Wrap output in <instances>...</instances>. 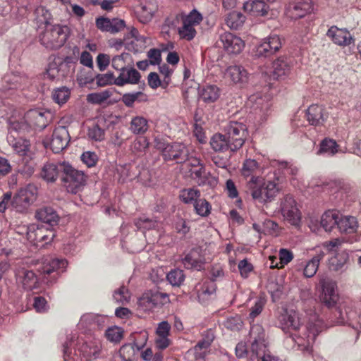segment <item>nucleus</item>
I'll list each match as a JSON object with an SVG mask.
<instances>
[{
  "mask_svg": "<svg viewBox=\"0 0 361 361\" xmlns=\"http://www.w3.org/2000/svg\"><path fill=\"white\" fill-rule=\"evenodd\" d=\"M223 324L225 328L231 331H239L242 328L243 322L240 316L235 315L228 317Z\"/></svg>",
  "mask_w": 361,
  "mask_h": 361,
  "instance_id": "e2e57ef3",
  "label": "nucleus"
},
{
  "mask_svg": "<svg viewBox=\"0 0 361 361\" xmlns=\"http://www.w3.org/2000/svg\"><path fill=\"white\" fill-rule=\"evenodd\" d=\"M293 61L286 56H279L273 61V77L276 79H284L292 72Z\"/></svg>",
  "mask_w": 361,
  "mask_h": 361,
  "instance_id": "5701e85b",
  "label": "nucleus"
},
{
  "mask_svg": "<svg viewBox=\"0 0 361 361\" xmlns=\"http://www.w3.org/2000/svg\"><path fill=\"white\" fill-rule=\"evenodd\" d=\"M225 78L235 84H245L247 82L249 73L241 66H231L225 71Z\"/></svg>",
  "mask_w": 361,
  "mask_h": 361,
  "instance_id": "bb28decb",
  "label": "nucleus"
},
{
  "mask_svg": "<svg viewBox=\"0 0 361 361\" xmlns=\"http://www.w3.org/2000/svg\"><path fill=\"white\" fill-rule=\"evenodd\" d=\"M19 192L24 196L27 201L32 204L37 200L38 188L33 184H28L25 188L19 190Z\"/></svg>",
  "mask_w": 361,
  "mask_h": 361,
  "instance_id": "6e6d98bb",
  "label": "nucleus"
},
{
  "mask_svg": "<svg viewBox=\"0 0 361 361\" xmlns=\"http://www.w3.org/2000/svg\"><path fill=\"white\" fill-rule=\"evenodd\" d=\"M144 340L142 344H138L135 341L133 343L123 345L119 350V355L123 361H137L139 351L144 347L147 341L146 334H140Z\"/></svg>",
  "mask_w": 361,
  "mask_h": 361,
  "instance_id": "a878e982",
  "label": "nucleus"
},
{
  "mask_svg": "<svg viewBox=\"0 0 361 361\" xmlns=\"http://www.w3.org/2000/svg\"><path fill=\"white\" fill-rule=\"evenodd\" d=\"M183 82L185 85H188V90L185 91V94H188L190 91L195 93V90L197 84L194 80V75L190 68L185 67L183 72Z\"/></svg>",
  "mask_w": 361,
  "mask_h": 361,
  "instance_id": "052dcab7",
  "label": "nucleus"
},
{
  "mask_svg": "<svg viewBox=\"0 0 361 361\" xmlns=\"http://www.w3.org/2000/svg\"><path fill=\"white\" fill-rule=\"evenodd\" d=\"M27 82V78L18 73H10L4 75L0 85V99L8 98L16 90H23Z\"/></svg>",
  "mask_w": 361,
  "mask_h": 361,
  "instance_id": "6e6552de",
  "label": "nucleus"
},
{
  "mask_svg": "<svg viewBox=\"0 0 361 361\" xmlns=\"http://www.w3.org/2000/svg\"><path fill=\"white\" fill-rule=\"evenodd\" d=\"M96 82L98 86L104 87L110 85H116V78L111 72L104 74H98L96 76Z\"/></svg>",
  "mask_w": 361,
  "mask_h": 361,
  "instance_id": "bf43d9fd",
  "label": "nucleus"
},
{
  "mask_svg": "<svg viewBox=\"0 0 361 361\" xmlns=\"http://www.w3.org/2000/svg\"><path fill=\"white\" fill-rule=\"evenodd\" d=\"M26 236L29 241L39 246V243H43V245L51 242L55 237V233L44 227L30 225L27 228Z\"/></svg>",
  "mask_w": 361,
  "mask_h": 361,
  "instance_id": "2eb2a0df",
  "label": "nucleus"
},
{
  "mask_svg": "<svg viewBox=\"0 0 361 361\" xmlns=\"http://www.w3.org/2000/svg\"><path fill=\"white\" fill-rule=\"evenodd\" d=\"M70 138L69 133L65 126L56 127L50 142L51 149L54 153H59L68 146Z\"/></svg>",
  "mask_w": 361,
  "mask_h": 361,
  "instance_id": "f3484780",
  "label": "nucleus"
},
{
  "mask_svg": "<svg viewBox=\"0 0 361 361\" xmlns=\"http://www.w3.org/2000/svg\"><path fill=\"white\" fill-rule=\"evenodd\" d=\"M192 206L195 214L200 217L206 218L211 214L212 204L204 198L200 197Z\"/></svg>",
  "mask_w": 361,
  "mask_h": 361,
  "instance_id": "c03bdc74",
  "label": "nucleus"
},
{
  "mask_svg": "<svg viewBox=\"0 0 361 361\" xmlns=\"http://www.w3.org/2000/svg\"><path fill=\"white\" fill-rule=\"evenodd\" d=\"M153 301L156 308H161L162 306L169 303V295L161 291H152Z\"/></svg>",
  "mask_w": 361,
  "mask_h": 361,
  "instance_id": "69168bd1",
  "label": "nucleus"
},
{
  "mask_svg": "<svg viewBox=\"0 0 361 361\" xmlns=\"http://www.w3.org/2000/svg\"><path fill=\"white\" fill-rule=\"evenodd\" d=\"M209 351L210 348H206L198 342L192 349L188 350L185 358L190 359L191 357H194L195 361H204Z\"/></svg>",
  "mask_w": 361,
  "mask_h": 361,
  "instance_id": "79ce46f5",
  "label": "nucleus"
},
{
  "mask_svg": "<svg viewBox=\"0 0 361 361\" xmlns=\"http://www.w3.org/2000/svg\"><path fill=\"white\" fill-rule=\"evenodd\" d=\"M283 39L276 34L264 38L257 46L255 56L257 58H267L275 54L282 47Z\"/></svg>",
  "mask_w": 361,
  "mask_h": 361,
  "instance_id": "9d476101",
  "label": "nucleus"
},
{
  "mask_svg": "<svg viewBox=\"0 0 361 361\" xmlns=\"http://www.w3.org/2000/svg\"><path fill=\"white\" fill-rule=\"evenodd\" d=\"M219 39L224 50L229 54H238L245 47L242 39L231 32L223 33Z\"/></svg>",
  "mask_w": 361,
  "mask_h": 361,
  "instance_id": "6ab92c4d",
  "label": "nucleus"
},
{
  "mask_svg": "<svg viewBox=\"0 0 361 361\" xmlns=\"http://www.w3.org/2000/svg\"><path fill=\"white\" fill-rule=\"evenodd\" d=\"M12 204L17 212L21 213L25 212L31 205L19 191L13 197Z\"/></svg>",
  "mask_w": 361,
  "mask_h": 361,
  "instance_id": "4d7b16f0",
  "label": "nucleus"
},
{
  "mask_svg": "<svg viewBox=\"0 0 361 361\" xmlns=\"http://www.w3.org/2000/svg\"><path fill=\"white\" fill-rule=\"evenodd\" d=\"M153 300L152 290L142 294L138 300V307L144 312H151L156 309Z\"/></svg>",
  "mask_w": 361,
  "mask_h": 361,
  "instance_id": "49530a36",
  "label": "nucleus"
},
{
  "mask_svg": "<svg viewBox=\"0 0 361 361\" xmlns=\"http://www.w3.org/2000/svg\"><path fill=\"white\" fill-rule=\"evenodd\" d=\"M200 191L195 188L182 190V202L185 204H193L200 198Z\"/></svg>",
  "mask_w": 361,
  "mask_h": 361,
  "instance_id": "864d4df0",
  "label": "nucleus"
},
{
  "mask_svg": "<svg viewBox=\"0 0 361 361\" xmlns=\"http://www.w3.org/2000/svg\"><path fill=\"white\" fill-rule=\"evenodd\" d=\"M269 97L263 96L261 93L250 95L247 102V106L255 111H264L269 108Z\"/></svg>",
  "mask_w": 361,
  "mask_h": 361,
  "instance_id": "473e14b6",
  "label": "nucleus"
},
{
  "mask_svg": "<svg viewBox=\"0 0 361 361\" xmlns=\"http://www.w3.org/2000/svg\"><path fill=\"white\" fill-rule=\"evenodd\" d=\"M212 148L216 152H225L230 149L232 151V145L229 142L226 134H215L210 140Z\"/></svg>",
  "mask_w": 361,
  "mask_h": 361,
  "instance_id": "e433bc0d",
  "label": "nucleus"
},
{
  "mask_svg": "<svg viewBox=\"0 0 361 361\" xmlns=\"http://www.w3.org/2000/svg\"><path fill=\"white\" fill-rule=\"evenodd\" d=\"M68 26L61 24H53L45 27L38 32L40 44L46 49L56 50L62 47L70 37Z\"/></svg>",
  "mask_w": 361,
  "mask_h": 361,
  "instance_id": "20e7f679",
  "label": "nucleus"
},
{
  "mask_svg": "<svg viewBox=\"0 0 361 361\" xmlns=\"http://www.w3.org/2000/svg\"><path fill=\"white\" fill-rule=\"evenodd\" d=\"M313 9L312 0H293L288 6V12L292 18H300Z\"/></svg>",
  "mask_w": 361,
  "mask_h": 361,
  "instance_id": "393cba45",
  "label": "nucleus"
},
{
  "mask_svg": "<svg viewBox=\"0 0 361 361\" xmlns=\"http://www.w3.org/2000/svg\"><path fill=\"white\" fill-rule=\"evenodd\" d=\"M340 217L337 210H328L321 217V226L326 231H331L336 226Z\"/></svg>",
  "mask_w": 361,
  "mask_h": 361,
  "instance_id": "c9c22d12",
  "label": "nucleus"
},
{
  "mask_svg": "<svg viewBox=\"0 0 361 361\" xmlns=\"http://www.w3.org/2000/svg\"><path fill=\"white\" fill-rule=\"evenodd\" d=\"M202 20V16L196 9L191 11L185 18L182 17V39L192 40L197 34L195 27Z\"/></svg>",
  "mask_w": 361,
  "mask_h": 361,
  "instance_id": "4468645a",
  "label": "nucleus"
},
{
  "mask_svg": "<svg viewBox=\"0 0 361 361\" xmlns=\"http://www.w3.org/2000/svg\"><path fill=\"white\" fill-rule=\"evenodd\" d=\"M247 192L256 203L267 204L274 201L279 192L275 181L262 182L259 176H252L247 183Z\"/></svg>",
  "mask_w": 361,
  "mask_h": 361,
  "instance_id": "7ed1b4c3",
  "label": "nucleus"
},
{
  "mask_svg": "<svg viewBox=\"0 0 361 361\" xmlns=\"http://www.w3.org/2000/svg\"><path fill=\"white\" fill-rule=\"evenodd\" d=\"M115 90L110 88L99 92L90 93L87 95V101L90 104H101L109 99Z\"/></svg>",
  "mask_w": 361,
  "mask_h": 361,
  "instance_id": "a19ab883",
  "label": "nucleus"
},
{
  "mask_svg": "<svg viewBox=\"0 0 361 361\" xmlns=\"http://www.w3.org/2000/svg\"><path fill=\"white\" fill-rule=\"evenodd\" d=\"M319 285L322 289V301L329 307L336 304L338 299L336 283L326 275L319 276Z\"/></svg>",
  "mask_w": 361,
  "mask_h": 361,
  "instance_id": "9b49d317",
  "label": "nucleus"
},
{
  "mask_svg": "<svg viewBox=\"0 0 361 361\" xmlns=\"http://www.w3.org/2000/svg\"><path fill=\"white\" fill-rule=\"evenodd\" d=\"M59 171H61L59 166H58L52 163H47L42 167L40 175L47 182L53 183L56 180Z\"/></svg>",
  "mask_w": 361,
  "mask_h": 361,
  "instance_id": "58836bf2",
  "label": "nucleus"
},
{
  "mask_svg": "<svg viewBox=\"0 0 361 361\" xmlns=\"http://www.w3.org/2000/svg\"><path fill=\"white\" fill-rule=\"evenodd\" d=\"M140 78V73L136 69L126 68L120 71L119 75L116 78V85L122 87L126 84H138Z\"/></svg>",
  "mask_w": 361,
  "mask_h": 361,
  "instance_id": "c85d7f7f",
  "label": "nucleus"
},
{
  "mask_svg": "<svg viewBox=\"0 0 361 361\" xmlns=\"http://www.w3.org/2000/svg\"><path fill=\"white\" fill-rule=\"evenodd\" d=\"M105 318L101 315L87 313L84 314L78 324L79 329L86 331L87 329H95L99 328L104 323Z\"/></svg>",
  "mask_w": 361,
  "mask_h": 361,
  "instance_id": "cd10ccee",
  "label": "nucleus"
},
{
  "mask_svg": "<svg viewBox=\"0 0 361 361\" xmlns=\"http://www.w3.org/2000/svg\"><path fill=\"white\" fill-rule=\"evenodd\" d=\"M338 146L335 140L325 138L320 144V147L317 154H327L329 155H334L338 152Z\"/></svg>",
  "mask_w": 361,
  "mask_h": 361,
  "instance_id": "3c124183",
  "label": "nucleus"
},
{
  "mask_svg": "<svg viewBox=\"0 0 361 361\" xmlns=\"http://www.w3.org/2000/svg\"><path fill=\"white\" fill-rule=\"evenodd\" d=\"M149 146V141L145 137H140L134 140L131 145V150L133 153L143 152Z\"/></svg>",
  "mask_w": 361,
  "mask_h": 361,
  "instance_id": "774afa93",
  "label": "nucleus"
},
{
  "mask_svg": "<svg viewBox=\"0 0 361 361\" xmlns=\"http://www.w3.org/2000/svg\"><path fill=\"white\" fill-rule=\"evenodd\" d=\"M322 257L323 255H317L305 264L303 271L305 277L311 278L315 275Z\"/></svg>",
  "mask_w": 361,
  "mask_h": 361,
  "instance_id": "de8ad7c7",
  "label": "nucleus"
},
{
  "mask_svg": "<svg viewBox=\"0 0 361 361\" xmlns=\"http://www.w3.org/2000/svg\"><path fill=\"white\" fill-rule=\"evenodd\" d=\"M196 255V252L192 251L185 257L184 259H182V263L185 268L195 269L198 271L203 268V263L195 257Z\"/></svg>",
  "mask_w": 361,
  "mask_h": 361,
  "instance_id": "603ef678",
  "label": "nucleus"
},
{
  "mask_svg": "<svg viewBox=\"0 0 361 361\" xmlns=\"http://www.w3.org/2000/svg\"><path fill=\"white\" fill-rule=\"evenodd\" d=\"M337 227L342 233H353L356 231L357 222L356 219L353 216H342L340 214Z\"/></svg>",
  "mask_w": 361,
  "mask_h": 361,
  "instance_id": "4c0bfd02",
  "label": "nucleus"
},
{
  "mask_svg": "<svg viewBox=\"0 0 361 361\" xmlns=\"http://www.w3.org/2000/svg\"><path fill=\"white\" fill-rule=\"evenodd\" d=\"M182 173L184 178H190L199 185H204L206 181V173L200 160L193 156H188L182 161Z\"/></svg>",
  "mask_w": 361,
  "mask_h": 361,
  "instance_id": "0eeeda50",
  "label": "nucleus"
},
{
  "mask_svg": "<svg viewBox=\"0 0 361 361\" xmlns=\"http://www.w3.org/2000/svg\"><path fill=\"white\" fill-rule=\"evenodd\" d=\"M157 11V4L154 0H144L136 8V17L139 22L147 24L150 22Z\"/></svg>",
  "mask_w": 361,
  "mask_h": 361,
  "instance_id": "412c9836",
  "label": "nucleus"
},
{
  "mask_svg": "<svg viewBox=\"0 0 361 361\" xmlns=\"http://www.w3.org/2000/svg\"><path fill=\"white\" fill-rule=\"evenodd\" d=\"M61 180L68 192L76 194L81 191L87 183V176L82 171L78 170L69 163L59 164Z\"/></svg>",
  "mask_w": 361,
  "mask_h": 361,
  "instance_id": "39448f33",
  "label": "nucleus"
},
{
  "mask_svg": "<svg viewBox=\"0 0 361 361\" xmlns=\"http://www.w3.org/2000/svg\"><path fill=\"white\" fill-rule=\"evenodd\" d=\"M130 130L135 134H143L148 129L147 121L142 116L133 118L130 122Z\"/></svg>",
  "mask_w": 361,
  "mask_h": 361,
  "instance_id": "8fccbe9b",
  "label": "nucleus"
},
{
  "mask_svg": "<svg viewBox=\"0 0 361 361\" xmlns=\"http://www.w3.org/2000/svg\"><path fill=\"white\" fill-rule=\"evenodd\" d=\"M25 128V125L22 122L10 121L7 141L15 152L20 156L25 155L30 148V142L20 135Z\"/></svg>",
  "mask_w": 361,
  "mask_h": 361,
  "instance_id": "423d86ee",
  "label": "nucleus"
},
{
  "mask_svg": "<svg viewBox=\"0 0 361 361\" xmlns=\"http://www.w3.org/2000/svg\"><path fill=\"white\" fill-rule=\"evenodd\" d=\"M281 212L283 218L293 226H298L301 214L296 202L290 195H286L281 201Z\"/></svg>",
  "mask_w": 361,
  "mask_h": 361,
  "instance_id": "ddd939ff",
  "label": "nucleus"
},
{
  "mask_svg": "<svg viewBox=\"0 0 361 361\" xmlns=\"http://www.w3.org/2000/svg\"><path fill=\"white\" fill-rule=\"evenodd\" d=\"M67 261L63 259L52 258L46 259L42 267V273L44 274V280H46V275L51 276V280L55 281L58 277L59 271H63L67 266ZM47 283L49 281H47Z\"/></svg>",
  "mask_w": 361,
  "mask_h": 361,
  "instance_id": "a211bd4d",
  "label": "nucleus"
},
{
  "mask_svg": "<svg viewBox=\"0 0 361 361\" xmlns=\"http://www.w3.org/2000/svg\"><path fill=\"white\" fill-rule=\"evenodd\" d=\"M329 114L323 105L312 104L306 111V117L312 126H322L327 120Z\"/></svg>",
  "mask_w": 361,
  "mask_h": 361,
  "instance_id": "b1692460",
  "label": "nucleus"
},
{
  "mask_svg": "<svg viewBox=\"0 0 361 361\" xmlns=\"http://www.w3.org/2000/svg\"><path fill=\"white\" fill-rule=\"evenodd\" d=\"M35 20L37 25V30L41 31L45 27L53 25L52 16L49 10L44 6H39L35 9Z\"/></svg>",
  "mask_w": 361,
  "mask_h": 361,
  "instance_id": "f704fd0d",
  "label": "nucleus"
},
{
  "mask_svg": "<svg viewBox=\"0 0 361 361\" xmlns=\"http://www.w3.org/2000/svg\"><path fill=\"white\" fill-rule=\"evenodd\" d=\"M225 20L231 29L238 30L243 25L245 17L240 12L233 11L227 16Z\"/></svg>",
  "mask_w": 361,
  "mask_h": 361,
  "instance_id": "a18cd8bd",
  "label": "nucleus"
},
{
  "mask_svg": "<svg viewBox=\"0 0 361 361\" xmlns=\"http://www.w3.org/2000/svg\"><path fill=\"white\" fill-rule=\"evenodd\" d=\"M15 276L18 286L25 290H32L39 287L38 278L36 274L24 266H19L16 269Z\"/></svg>",
  "mask_w": 361,
  "mask_h": 361,
  "instance_id": "f8f14e48",
  "label": "nucleus"
},
{
  "mask_svg": "<svg viewBox=\"0 0 361 361\" xmlns=\"http://www.w3.org/2000/svg\"><path fill=\"white\" fill-rule=\"evenodd\" d=\"M279 324L282 331L289 336L286 337V343H295L298 349L302 351H310L315 341L316 337L324 329L322 319L316 314H311L303 331L298 336L293 331L300 330L302 324L300 314L293 310H286L279 317Z\"/></svg>",
  "mask_w": 361,
  "mask_h": 361,
  "instance_id": "f257e3e1",
  "label": "nucleus"
},
{
  "mask_svg": "<svg viewBox=\"0 0 361 361\" xmlns=\"http://www.w3.org/2000/svg\"><path fill=\"white\" fill-rule=\"evenodd\" d=\"M102 349V343L99 339L94 338L82 344L80 350L87 360H91L99 357Z\"/></svg>",
  "mask_w": 361,
  "mask_h": 361,
  "instance_id": "7c9ffc66",
  "label": "nucleus"
},
{
  "mask_svg": "<svg viewBox=\"0 0 361 361\" xmlns=\"http://www.w3.org/2000/svg\"><path fill=\"white\" fill-rule=\"evenodd\" d=\"M148 100L147 94L142 92H135L132 93H126L121 98L122 102L127 107H133L135 102H145Z\"/></svg>",
  "mask_w": 361,
  "mask_h": 361,
  "instance_id": "37998d69",
  "label": "nucleus"
},
{
  "mask_svg": "<svg viewBox=\"0 0 361 361\" xmlns=\"http://www.w3.org/2000/svg\"><path fill=\"white\" fill-rule=\"evenodd\" d=\"M250 359L257 361H281L269 348L266 333L262 325H252L249 335Z\"/></svg>",
  "mask_w": 361,
  "mask_h": 361,
  "instance_id": "f03ea898",
  "label": "nucleus"
},
{
  "mask_svg": "<svg viewBox=\"0 0 361 361\" xmlns=\"http://www.w3.org/2000/svg\"><path fill=\"white\" fill-rule=\"evenodd\" d=\"M113 297L116 302L126 304L130 300V295L128 288L121 286L118 290L114 292Z\"/></svg>",
  "mask_w": 361,
  "mask_h": 361,
  "instance_id": "338daca9",
  "label": "nucleus"
},
{
  "mask_svg": "<svg viewBox=\"0 0 361 361\" xmlns=\"http://www.w3.org/2000/svg\"><path fill=\"white\" fill-rule=\"evenodd\" d=\"M199 96L200 99L204 103H214L220 96V90L216 85H205L200 90Z\"/></svg>",
  "mask_w": 361,
  "mask_h": 361,
  "instance_id": "72a5a7b5",
  "label": "nucleus"
},
{
  "mask_svg": "<svg viewBox=\"0 0 361 361\" xmlns=\"http://www.w3.org/2000/svg\"><path fill=\"white\" fill-rule=\"evenodd\" d=\"M259 169L258 163L255 159H246L242 168V174L245 177L256 176L255 174Z\"/></svg>",
  "mask_w": 361,
  "mask_h": 361,
  "instance_id": "5fc2aeb1",
  "label": "nucleus"
},
{
  "mask_svg": "<svg viewBox=\"0 0 361 361\" xmlns=\"http://www.w3.org/2000/svg\"><path fill=\"white\" fill-rule=\"evenodd\" d=\"M266 300L263 298H257L255 300L253 305L250 307L248 319L250 322L260 314L265 305Z\"/></svg>",
  "mask_w": 361,
  "mask_h": 361,
  "instance_id": "13d9d810",
  "label": "nucleus"
},
{
  "mask_svg": "<svg viewBox=\"0 0 361 361\" xmlns=\"http://www.w3.org/2000/svg\"><path fill=\"white\" fill-rule=\"evenodd\" d=\"M226 135L231 143L232 152L242 147L247 136L246 126L243 123L231 121L225 128Z\"/></svg>",
  "mask_w": 361,
  "mask_h": 361,
  "instance_id": "1a4fd4ad",
  "label": "nucleus"
},
{
  "mask_svg": "<svg viewBox=\"0 0 361 361\" xmlns=\"http://www.w3.org/2000/svg\"><path fill=\"white\" fill-rule=\"evenodd\" d=\"M35 217L38 221L45 223L50 226L57 225L59 221V214L50 207H44L37 210Z\"/></svg>",
  "mask_w": 361,
  "mask_h": 361,
  "instance_id": "c756f323",
  "label": "nucleus"
},
{
  "mask_svg": "<svg viewBox=\"0 0 361 361\" xmlns=\"http://www.w3.org/2000/svg\"><path fill=\"white\" fill-rule=\"evenodd\" d=\"M71 96V90L67 87L54 89L52 92V99L58 104L63 105L68 102Z\"/></svg>",
  "mask_w": 361,
  "mask_h": 361,
  "instance_id": "09e8293b",
  "label": "nucleus"
},
{
  "mask_svg": "<svg viewBox=\"0 0 361 361\" xmlns=\"http://www.w3.org/2000/svg\"><path fill=\"white\" fill-rule=\"evenodd\" d=\"M128 57L129 54L128 53H123L121 55L114 56L111 59L112 67L119 71L126 68V61Z\"/></svg>",
  "mask_w": 361,
  "mask_h": 361,
  "instance_id": "0e129e2a",
  "label": "nucleus"
},
{
  "mask_svg": "<svg viewBox=\"0 0 361 361\" xmlns=\"http://www.w3.org/2000/svg\"><path fill=\"white\" fill-rule=\"evenodd\" d=\"M326 36L336 44L341 47H347L353 44L355 39L353 35L346 29H341L336 26H331L326 32Z\"/></svg>",
  "mask_w": 361,
  "mask_h": 361,
  "instance_id": "aec40b11",
  "label": "nucleus"
},
{
  "mask_svg": "<svg viewBox=\"0 0 361 361\" xmlns=\"http://www.w3.org/2000/svg\"><path fill=\"white\" fill-rule=\"evenodd\" d=\"M105 335L109 341L118 343L123 338V331L118 326H112L106 329Z\"/></svg>",
  "mask_w": 361,
  "mask_h": 361,
  "instance_id": "680f3d73",
  "label": "nucleus"
},
{
  "mask_svg": "<svg viewBox=\"0 0 361 361\" xmlns=\"http://www.w3.org/2000/svg\"><path fill=\"white\" fill-rule=\"evenodd\" d=\"M50 113L42 109H30L24 116L25 122L30 127L39 130L45 128L49 123Z\"/></svg>",
  "mask_w": 361,
  "mask_h": 361,
  "instance_id": "dca6fc26",
  "label": "nucleus"
},
{
  "mask_svg": "<svg viewBox=\"0 0 361 361\" xmlns=\"http://www.w3.org/2000/svg\"><path fill=\"white\" fill-rule=\"evenodd\" d=\"M216 286L213 281H211L210 279L204 280L202 284H200V288L197 287L199 300H207L208 296L216 292Z\"/></svg>",
  "mask_w": 361,
  "mask_h": 361,
  "instance_id": "ea45409f",
  "label": "nucleus"
},
{
  "mask_svg": "<svg viewBox=\"0 0 361 361\" xmlns=\"http://www.w3.org/2000/svg\"><path fill=\"white\" fill-rule=\"evenodd\" d=\"M96 27L102 32H110L111 34L117 33L126 27V23L123 20L114 18L109 19L104 17H99L95 20Z\"/></svg>",
  "mask_w": 361,
  "mask_h": 361,
  "instance_id": "4be33fe9",
  "label": "nucleus"
},
{
  "mask_svg": "<svg viewBox=\"0 0 361 361\" xmlns=\"http://www.w3.org/2000/svg\"><path fill=\"white\" fill-rule=\"evenodd\" d=\"M243 9L254 16H264L269 7L262 0H249L243 4Z\"/></svg>",
  "mask_w": 361,
  "mask_h": 361,
  "instance_id": "2f4dec72",
  "label": "nucleus"
}]
</instances>
